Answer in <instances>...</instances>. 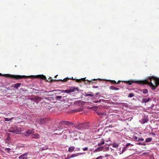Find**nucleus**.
Listing matches in <instances>:
<instances>
[{"label": "nucleus", "mask_w": 159, "mask_h": 159, "mask_svg": "<svg viewBox=\"0 0 159 159\" xmlns=\"http://www.w3.org/2000/svg\"><path fill=\"white\" fill-rule=\"evenodd\" d=\"M148 79L150 81L149 82L148 79L142 81H136L130 80L126 81H124L123 82L127 83L129 85H131L133 83H139L140 84H148L150 88L153 90L159 85V78L152 76L149 77Z\"/></svg>", "instance_id": "obj_1"}, {"label": "nucleus", "mask_w": 159, "mask_h": 159, "mask_svg": "<svg viewBox=\"0 0 159 159\" xmlns=\"http://www.w3.org/2000/svg\"><path fill=\"white\" fill-rule=\"evenodd\" d=\"M5 76L7 78H10L16 80H19L21 79L26 78L27 77L25 75H11L9 74H6Z\"/></svg>", "instance_id": "obj_2"}, {"label": "nucleus", "mask_w": 159, "mask_h": 159, "mask_svg": "<svg viewBox=\"0 0 159 159\" xmlns=\"http://www.w3.org/2000/svg\"><path fill=\"white\" fill-rule=\"evenodd\" d=\"M85 78H81L80 79H76L75 80V81L78 83H80L82 81H84L85 84H96V82L95 81L96 80L95 79H94L93 80H87V82H86L85 81Z\"/></svg>", "instance_id": "obj_3"}, {"label": "nucleus", "mask_w": 159, "mask_h": 159, "mask_svg": "<svg viewBox=\"0 0 159 159\" xmlns=\"http://www.w3.org/2000/svg\"><path fill=\"white\" fill-rule=\"evenodd\" d=\"M8 131L15 134H20L21 132V129L16 127H11L8 130Z\"/></svg>", "instance_id": "obj_4"}, {"label": "nucleus", "mask_w": 159, "mask_h": 159, "mask_svg": "<svg viewBox=\"0 0 159 159\" xmlns=\"http://www.w3.org/2000/svg\"><path fill=\"white\" fill-rule=\"evenodd\" d=\"M75 127L78 129H86L88 127V124L86 123L79 124L76 125Z\"/></svg>", "instance_id": "obj_5"}, {"label": "nucleus", "mask_w": 159, "mask_h": 159, "mask_svg": "<svg viewBox=\"0 0 159 159\" xmlns=\"http://www.w3.org/2000/svg\"><path fill=\"white\" fill-rule=\"evenodd\" d=\"M79 89L78 87H71L69 89L63 90L62 91L66 93H70L72 92H74L77 91L78 92Z\"/></svg>", "instance_id": "obj_6"}, {"label": "nucleus", "mask_w": 159, "mask_h": 159, "mask_svg": "<svg viewBox=\"0 0 159 159\" xmlns=\"http://www.w3.org/2000/svg\"><path fill=\"white\" fill-rule=\"evenodd\" d=\"M60 124L64 125H73V123L71 122L65 120L62 121L60 122Z\"/></svg>", "instance_id": "obj_7"}, {"label": "nucleus", "mask_w": 159, "mask_h": 159, "mask_svg": "<svg viewBox=\"0 0 159 159\" xmlns=\"http://www.w3.org/2000/svg\"><path fill=\"white\" fill-rule=\"evenodd\" d=\"M30 99L31 101H34L36 103H38L41 100L42 98L40 97H37L35 98H30Z\"/></svg>", "instance_id": "obj_8"}, {"label": "nucleus", "mask_w": 159, "mask_h": 159, "mask_svg": "<svg viewBox=\"0 0 159 159\" xmlns=\"http://www.w3.org/2000/svg\"><path fill=\"white\" fill-rule=\"evenodd\" d=\"M23 135L25 136H29L31 134H32V131L31 130H28L25 131L23 133Z\"/></svg>", "instance_id": "obj_9"}, {"label": "nucleus", "mask_w": 159, "mask_h": 159, "mask_svg": "<svg viewBox=\"0 0 159 159\" xmlns=\"http://www.w3.org/2000/svg\"><path fill=\"white\" fill-rule=\"evenodd\" d=\"M28 153H25L19 157V159H27Z\"/></svg>", "instance_id": "obj_10"}, {"label": "nucleus", "mask_w": 159, "mask_h": 159, "mask_svg": "<svg viewBox=\"0 0 159 159\" xmlns=\"http://www.w3.org/2000/svg\"><path fill=\"white\" fill-rule=\"evenodd\" d=\"M34 77L36 78H40L43 80H45L46 79L45 76L43 75H35L34 76Z\"/></svg>", "instance_id": "obj_11"}, {"label": "nucleus", "mask_w": 159, "mask_h": 159, "mask_svg": "<svg viewBox=\"0 0 159 159\" xmlns=\"http://www.w3.org/2000/svg\"><path fill=\"white\" fill-rule=\"evenodd\" d=\"M31 137L32 138L38 139L40 138V136L39 134L38 133L35 134H31Z\"/></svg>", "instance_id": "obj_12"}, {"label": "nucleus", "mask_w": 159, "mask_h": 159, "mask_svg": "<svg viewBox=\"0 0 159 159\" xmlns=\"http://www.w3.org/2000/svg\"><path fill=\"white\" fill-rule=\"evenodd\" d=\"M133 146V145L131 144L130 143H127V144H126L125 145V147H124L122 151V153H123L126 150V148L128 147V146Z\"/></svg>", "instance_id": "obj_13"}, {"label": "nucleus", "mask_w": 159, "mask_h": 159, "mask_svg": "<svg viewBox=\"0 0 159 159\" xmlns=\"http://www.w3.org/2000/svg\"><path fill=\"white\" fill-rule=\"evenodd\" d=\"M151 99L150 98H148L147 99L145 98H143L142 100V103H146L148 102Z\"/></svg>", "instance_id": "obj_14"}, {"label": "nucleus", "mask_w": 159, "mask_h": 159, "mask_svg": "<svg viewBox=\"0 0 159 159\" xmlns=\"http://www.w3.org/2000/svg\"><path fill=\"white\" fill-rule=\"evenodd\" d=\"M104 147L103 146L99 147L95 151L96 152L102 151L103 150Z\"/></svg>", "instance_id": "obj_15"}, {"label": "nucleus", "mask_w": 159, "mask_h": 159, "mask_svg": "<svg viewBox=\"0 0 159 159\" xmlns=\"http://www.w3.org/2000/svg\"><path fill=\"white\" fill-rule=\"evenodd\" d=\"M105 140L103 139H102L101 140V141L98 144V146H100L102 145H103L104 143Z\"/></svg>", "instance_id": "obj_16"}, {"label": "nucleus", "mask_w": 159, "mask_h": 159, "mask_svg": "<svg viewBox=\"0 0 159 159\" xmlns=\"http://www.w3.org/2000/svg\"><path fill=\"white\" fill-rule=\"evenodd\" d=\"M70 79L67 77L66 78H64V79H63V80H54L57 81H62L63 82H66L68 80H69Z\"/></svg>", "instance_id": "obj_17"}, {"label": "nucleus", "mask_w": 159, "mask_h": 159, "mask_svg": "<svg viewBox=\"0 0 159 159\" xmlns=\"http://www.w3.org/2000/svg\"><path fill=\"white\" fill-rule=\"evenodd\" d=\"M148 120V119L147 118L143 119L141 120V123L143 124H144V123L147 122Z\"/></svg>", "instance_id": "obj_18"}, {"label": "nucleus", "mask_w": 159, "mask_h": 159, "mask_svg": "<svg viewBox=\"0 0 159 159\" xmlns=\"http://www.w3.org/2000/svg\"><path fill=\"white\" fill-rule=\"evenodd\" d=\"M21 84L20 83H18L16 84L13 86V87L15 89H17L19 87Z\"/></svg>", "instance_id": "obj_19"}, {"label": "nucleus", "mask_w": 159, "mask_h": 159, "mask_svg": "<svg viewBox=\"0 0 159 159\" xmlns=\"http://www.w3.org/2000/svg\"><path fill=\"white\" fill-rule=\"evenodd\" d=\"M141 91L144 94H147L148 92V91L147 89H142Z\"/></svg>", "instance_id": "obj_20"}, {"label": "nucleus", "mask_w": 159, "mask_h": 159, "mask_svg": "<svg viewBox=\"0 0 159 159\" xmlns=\"http://www.w3.org/2000/svg\"><path fill=\"white\" fill-rule=\"evenodd\" d=\"M75 147H71L69 148L68 151L70 152H72L74 150Z\"/></svg>", "instance_id": "obj_21"}, {"label": "nucleus", "mask_w": 159, "mask_h": 159, "mask_svg": "<svg viewBox=\"0 0 159 159\" xmlns=\"http://www.w3.org/2000/svg\"><path fill=\"white\" fill-rule=\"evenodd\" d=\"M78 155H79L78 153L76 154H72L71 156L70 157H68L66 159H68L70 158H72V157H76Z\"/></svg>", "instance_id": "obj_22"}, {"label": "nucleus", "mask_w": 159, "mask_h": 159, "mask_svg": "<svg viewBox=\"0 0 159 159\" xmlns=\"http://www.w3.org/2000/svg\"><path fill=\"white\" fill-rule=\"evenodd\" d=\"M110 89L112 90H118L119 89L116 88L113 86H111L110 87Z\"/></svg>", "instance_id": "obj_23"}, {"label": "nucleus", "mask_w": 159, "mask_h": 159, "mask_svg": "<svg viewBox=\"0 0 159 159\" xmlns=\"http://www.w3.org/2000/svg\"><path fill=\"white\" fill-rule=\"evenodd\" d=\"M152 140V138H147L145 140V142H151Z\"/></svg>", "instance_id": "obj_24"}, {"label": "nucleus", "mask_w": 159, "mask_h": 159, "mask_svg": "<svg viewBox=\"0 0 159 159\" xmlns=\"http://www.w3.org/2000/svg\"><path fill=\"white\" fill-rule=\"evenodd\" d=\"M13 118V117H12L11 118H4V121H9L11 120Z\"/></svg>", "instance_id": "obj_25"}, {"label": "nucleus", "mask_w": 159, "mask_h": 159, "mask_svg": "<svg viewBox=\"0 0 159 159\" xmlns=\"http://www.w3.org/2000/svg\"><path fill=\"white\" fill-rule=\"evenodd\" d=\"M134 96V94L133 93H130L128 95V97L129 98H132Z\"/></svg>", "instance_id": "obj_26"}, {"label": "nucleus", "mask_w": 159, "mask_h": 159, "mask_svg": "<svg viewBox=\"0 0 159 159\" xmlns=\"http://www.w3.org/2000/svg\"><path fill=\"white\" fill-rule=\"evenodd\" d=\"M62 98V97L61 96H57L56 98L57 99H61Z\"/></svg>", "instance_id": "obj_27"}, {"label": "nucleus", "mask_w": 159, "mask_h": 159, "mask_svg": "<svg viewBox=\"0 0 159 159\" xmlns=\"http://www.w3.org/2000/svg\"><path fill=\"white\" fill-rule=\"evenodd\" d=\"M144 140V139H143V138H139L138 139V140H136V141H143Z\"/></svg>", "instance_id": "obj_28"}, {"label": "nucleus", "mask_w": 159, "mask_h": 159, "mask_svg": "<svg viewBox=\"0 0 159 159\" xmlns=\"http://www.w3.org/2000/svg\"><path fill=\"white\" fill-rule=\"evenodd\" d=\"M5 150L6 151H7V152H9L11 151V149L10 148H6Z\"/></svg>", "instance_id": "obj_29"}, {"label": "nucleus", "mask_w": 159, "mask_h": 159, "mask_svg": "<svg viewBox=\"0 0 159 159\" xmlns=\"http://www.w3.org/2000/svg\"><path fill=\"white\" fill-rule=\"evenodd\" d=\"M103 157L102 156H100L99 157H97L95 159H102Z\"/></svg>", "instance_id": "obj_30"}, {"label": "nucleus", "mask_w": 159, "mask_h": 159, "mask_svg": "<svg viewBox=\"0 0 159 159\" xmlns=\"http://www.w3.org/2000/svg\"><path fill=\"white\" fill-rule=\"evenodd\" d=\"M118 144H115L113 145V147L115 148H117L118 147Z\"/></svg>", "instance_id": "obj_31"}, {"label": "nucleus", "mask_w": 159, "mask_h": 159, "mask_svg": "<svg viewBox=\"0 0 159 159\" xmlns=\"http://www.w3.org/2000/svg\"><path fill=\"white\" fill-rule=\"evenodd\" d=\"M88 147H86V148H83V150L84 151H86V150H88Z\"/></svg>", "instance_id": "obj_32"}, {"label": "nucleus", "mask_w": 159, "mask_h": 159, "mask_svg": "<svg viewBox=\"0 0 159 159\" xmlns=\"http://www.w3.org/2000/svg\"><path fill=\"white\" fill-rule=\"evenodd\" d=\"M133 138L134 139H136V140H137L138 139V137L137 136H134L133 137Z\"/></svg>", "instance_id": "obj_33"}, {"label": "nucleus", "mask_w": 159, "mask_h": 159, "mask_svg": "<svg viewBox=\"0 0 159 159\" xmlns=\"http://www.w3.org/2000/svg\"><path fill=\"white\" fill-rule=\"evenodd\" d=\"M111 83L113 84H116V82L115 80H111Z\"/></svg>", "instance_id": "obj_34"}, {"label": "nucleus", "mask_w": 159, "mask_h": 159, "mask_svg": "<svg viewBox=\"0 0 159 159\" xmlns=\"http://www.w3.org/2000/svg\"><path fill=\"white\" fill-rule=\"evenodd\" d=\"M88 96H91V97H93V96H94V95H93V94H88Z\"/></svg>", "instance_id": "obj_35"}, {"label": "nucleus", "mask_w": 159, "mask_h": 159, "mask_svg": "<svg viewBox=\"0 0 159 159\" xmlns=\"http://www.w3.org/2000/svg\"><path fill=\"white\" fill-rule=\"evenodd\" d=\"M88 94H87V93H85V97H88Z\"/></svg>", "instance_id": "obj_36"}, {"label": "nucleus", "mask_w": 159, "mask_h": 159, "mask_svg": "<svg viewBox=\"0 0 159 159\" xmlns=\"http://www.w3.org/2000/svg\"><path fill=\"white\" fill-rule=\"evenodd\" d=\"M141 143H137V145H141Z\"/></svg>", "instance_id": "obj_37"}, {"label": "nucleus", "mask_w": 159, "mask_h": 159, "mask_svg": "<svg viewBox=\"0 0 159 159\" xmlns=\"http://www.w3.org/2000/svg\"><path fill=\"white\" fill-rule=\"evenodd\" d=\"M141 145L144 146V145H146V144L145 143H142Z\"/></svg>", "instance_id": "obj_38"}, {"label": "nucleus", "mask_w": 159, "mask_h": 159, "mask_svg": "<svg viewBox=\"0 0 159 159\" xmlns=\"http://www.w3.org/2000/svg\"><path fill=\"white\" fill-rule=\"evenodd\" d=\"M108 156H109V155H105V157H108Z\"/></svg>", "instance_id": "obj_39"}, {"label": "nucleus", "mask_w": 159, "mask_h": 159, "mask_svg": "<svg viewBox=\"0 0 159 159\" xmlns=\"http://www.w3.org/2000/svg\"><path fill=\"white\" fill-rule=\"evenodd\" d=\"M120 83V81H119L117 83H116V84H118Z\"/></svg>", "instance_id": "obj_40"}, {"label": "nucleus", "mask_w": 159, "mask_h": 159, "mask_svg": "<svg viewBox=\"0 0 159 159\" xmlns=\"http://www.w3.org/2000/svg\"><path fill=\"white\" fill-rule=\"evenodd\" d=\"M52 81H53V80H52V79H51V80H50V82H52Z\"/></svg>", "instance_id": "obj_41"}, {"label": "nucleus", "mask_w": 159, "mask_h": 159, "mask_svg": "<svg viewBox=\"0 0 159 159\" xmlns=\"http://www.w3.org/2000/svg\"><path fill=\"white\" fill-rule=\"evenodd\" d=\"M58 76V75H56L55 76V78H56L57 77V76Z\"/></svg>", "instance_id": "obj_42"}, {"label": "nucleus", "mask_w": 159, "mask_h": 159, "mask_svg": "<svg viewBox=\"0 0 159 159\" xmlns=\"http://www.w3.org/2000/svg\"><path fill=\"white\" fill-rule=\"evenodd\" d=\"M152 134H153V135H155V134L154 133H152Z\"/></svg>", "instance_id": "obj_43"}, {"label": "nucleus", "mask_w": 159, "mask_h": 159, "mask_svg": "<svg viewBox=\"0 0 159 159\" xmlns=\"http://www.w3.org/2000/svg\"><path fill=\"white\" fill-rule=\"evenodd\" d=\"M102 114V113H99L98 114V115H100V114Z\"/></svg>", "instance_id": "obj_44"}, {"label": "nucleus", "mask_w": 159, "mask_h": 159, "mask_svg": "<svg viewBox=\"0 0 159 159\" xmlns=\"http://www.w3.org/2000/svg\"><path fill=\"white\" fill-rule=\"evenodd\" d=\"M72 79L73 80H74V79H73V78L72 77Z\"/></svg>", "instance_id": "obj_45"}, {"label": "nucleus", "mask_w": 159, "mask_h": 159, "mask_svg": "<svg viewBox=\"0 0 159 159\" xmlns=\"http://www.w3.org/2000/svg\"><path fill=\"white\" fill-rule=\"evenodd\" d=\"M67 131H68L70 133V131H69V130H67Z\"/></svg>", "instance_id": "obj_46"}, {"label": "nucleus", "mask_w": 159, "mask_h": 159, "mask_svg": "<svg viewBox=\"0 0 159 159\" xmlns=\"http://www.w3.org/2000/svg\"><path fill=\"white\" fill-rule=\"evenodd\" d=\"M2 75L1 73H0V75Z\"/></svg>", "instance_id": "obj_47"}, {"label": "nucleus", "mask_w": 159, "mask_h": 159, "mask_svg": "<svg viewBox=\"0 0 159 159\" xmlns=\"http://www.w3.org/2000/svg\"><path fill=\"white\" fill-rule=\"evenodd\" d=\"M97 102H97H95V103H96V102Z\"/></svg>", "instance_id": "obj_48"}]
</instances>
